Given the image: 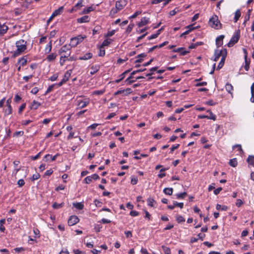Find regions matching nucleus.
<instances>
[{"mask_svg": "<svg viewBox=\"0 0 254 254\" xmlns=\"http://www.w3.org/2000/svg\"><path fill=\"white\" fill-rule=\"evenodd\" d=\"M180 146V144H175V145H173L171 148H170V153H173V151L178 149Z\"/></svg>", "mask_w": 254, "mask_h": 254, "instance_id": "59", "label": "nucleus"}, {"mask_svg": "<svg viewBox=\"0 0 254 254\" xmlns=\"http://www.w3.org/2000/svg\"><path fill=\"white\" fill-rule=\"evenodd\" d=\"M68 80V77H66V75H64V78L59 83H57V88L63 85V84L65 83Z\"/></svg>", "mask_w": 254, "mask_h": 254, "instance_id": "41", "label": "nucleus"}, {"mask_svg": "<svg viewBox=\"0 0 254 254\" xmlns=\"http://www.w3.org/2000/svg\"><path fill=\"white\" fill-rule=\"evenodd\" d=\"M141 13V11H136L133 15H131L129 19H133Z\"/></svg>", "mask_w": 254, "mask_h": 254, "instance_id": "62", "label": "nucleus"}, {"mask_svg": "<svg viewBox=\"0 0 254 254\" xmlns=\"http://www.w3.org/2000/svg\"><path fill=\"white\" fill-rule=\"evenodd\" d=\"M220 57L221 55L219 54V50H215L214 55L213 61L215 62L217 61Z\"/></svg>", "mask_w": 254, "mask_h": 254, "instance_id": "44", "label": "nucleus"}, {"mask_svg": "<svg viewBox=\"0 0 254 254\" xmlns=\"http://www.w3.org/2000/svg\"><path fill=\"white\" fill-rule=\"evenodd\" d=\"M149 22V18L146 17H144L142 18L141 19V21L138 23L137 26L139 27H142V26L146 25Z\"/></svg>", "mask_w": 254, "mask_h": 254, "instance_id": "13", "label": "nucleus"}, {"mask_svg": "<svg viewBox=\"0 0 254 254\" xmlns=\"http://www.w3.org/2000/svg\"><path fill=\"white\" fill-rule=\"evenodd\" d=\"M90 101V100L89 98L80 96V108L87 106L89 104Z\"/></svg>", "mask_w": 254, "mask_h": 254, "instance_id": "9", "label": "nucleus"}, {"mask_svg": "<svg viewBox=\"0 0 254 254\" xmlns=\"http://www.w3.org/2000/svg\"><path fill=\"white\" fill-rule=\"evenodd\" d=\"M112 40L110 39H106L104 40L100 47L101 48H104L105 46H109L111 43Z\"/></svg>", "mask_w": 254, "mask_h": 254, "instance_id": "28", "label": "nucleus"}, {"mask_svg": "<svg viewBox=\"0 0 254 254\" xmlns=\"http://www.w3.org/2000/svg\"><path fill=\"white\" fill-rule=\"evenodd\" d=\"M11 98H9L6 100V108L4 110V113L5 116H8L12 114V109L11 106Z\"/></svg>", "mask_w": 254, "mask_h": 254, "instance_id": "5", "label": "nucleus"}, {"mask_svg": "<svg viewBox=\"0 0 254 254\" xmlns=\"http://www.w3.org/2000/svg\"><path fill=\"white\" fill-rule=\"evenodd\" d=\"M52 41H50L46 46L45 49V53H49L52 50Z\"/></svg>", "mask_w": 254, "mask_h": 254, "instance_id": "34", "label": "nucleus"}, {"mask_svg": "<svg viewBox=\"0 0 254 254\" xmlns=\"http://www.w3.org/2000/svg\"><path fill=\"white\" fill-rule=\"evenodd\" d=\"M90 20V17L88 15H85L80 17V23L87 22Z\"/></svg>", "mask_w": 254, "mask_h": 254, "instance_id": "43", "label": "nucleus"}, {"mask_svg": "<svg viewBox=\"0 0 254 254\" xmlns=\"http://www.w3.org/2000/svg\"><path fill=\"white\" fill-rule=\"evenodd\" d=\"M70 49V45H65L61 47L59 51V53L60 54H62L63 53L70 52L69 51Z\"/></svg>", "mask_w": 254, "mask_h": 254, "instance_id": "16", "label": "nucleus"}, {"mask_svg": "<svg viewBox=\"0 0 254 254\" xmlns=\"http://www.w3.org/2000/svg\"><path fill=\"white\" fill-rule=\"evenodd\" d=\"M168 169L166 168H162L160 171V173L158 175V177L160 178H162L166 176V174L165 173H162L166 170H167Z\"/></svg>", "mask_w": 254, "mask_h": 254, "instance_id": "50", "label": "nucleus"}, {"mask_svg": "<svg viewBox=\"0 0 254 254\" xmlns=\"http://www.w3.org/2000/svg\"><path fill=\"white\" fill-rule=\"evenodd\" d=\"M176 219L178 223H181L185 221V219L181 215L176 216Z\"/></svg>", "mask_w": 254, "mask_h": 254, "instance_id": "46", "label": "nucleus"}, {"mask_svg": "<svg viewBox=\"0 0 254 254\" xmlns=\"http://www.w3.org/2000/svg\"><path fill=\"white\" fill-rule=\"evenodd\" d=\"M146 69L145 68H140V69L133 71L130 73V76L128 77H127L125 80V82L127 83V84L130 85L132 83L134 82L135 81V80H131L130 78H134V77H133L134 75H135L137 73L144 71L146 70Z\"/></svg>", "mask_w": 254, "mask_h": 254, "instance_id": "3", "label": "nucleus"}, {"mask_svg": "<svg viewBox=\"0 0 254 254\" xmlns=\"http://www.w3.org/2000/svg\"><path fill=\"white\" fill-rule=\"evenodd\" d=\"M79 9V0H78L75 5L72 7L71 9L68 10V12L69 13H74Z\"/></svg>", "mask_w": 254, "mask_h": 254, "instance_id": "22", "label": "nucleus"}, {"mask_svg": "<svg viewBox=\"0 0 254 254\" xmlns=\"http://www.w3.org/2000/svg\"><path fill=\"white\" fill-rule=\"evenodd\" d=\"M179 11L178 8H175L174 9L171 10L169 12V14L171 16L175 15Z\"/></svg>", "mask_w": 254, "mask_h": 254, "instance_id": "64", "label": "nucleus"}, {"mask_svg": "<svg viewBox=\"0 0 254 254\" xmlns=\"http://www.w3.org/2000/svg\"><path fill=\"white\" fill-rule=\"evenodd\" d=\"M147 202L148 206L155 207L154 204H156V202L153 198L149 197L147 200Z\"/></svg>", "mask_w": 254, "mask_h": 254, "instance_id": "27", "label": "nucleus"}, {"mask_svg": "<svg viewBox=\"0 0 254 254\" xmlns=\"http://www.w3.org/2000/svg\"><path fill=\"white\" fill-rule=\"evenodd\" d=\"M58 75L57 73H56V74H54L52 76H51L49 78V80H50L52 81H56L58 79Z\"/></svg>", "mask_w": 254, "mask_h": 254, "instance_id": "63", "label": "nucleus"}, {"mask_svg": "<svg viewBox=\"0 0 254 254\" xmlns=\"http://www.w3.org/2000/svg\"><path fill=\"white\" fill-rule=\"evenodd\" d=\"M64 205V202H62L61 203H58L55 202L53 204L52 207L54 209H59V208L63 207Z\"/></svg>", "mask_w": 254, "mask_h": 254, "instance_id": "40", "label": "nucleus"}, {"mask_svg": "<svg viewBox=\"0 0 254 254\" xmlns=\"http://www.w3.org/2000/svg\"><path fill=\"white\" fill-rule=\"evenodd\" d=\"M229 164L233 167H236L238 165V162L236 158L230 159L229 162Z\"/></svg>", "mask_w": 254, "mask_h": 254, "instance_id": "31", "label": "nucleus"}, {"mask_svg": "<svg viewBox=\"0 0 254 254\" xmlns=\"http://www.w3.org/2000/svg\"><path fill=\"white\" fill-rule=\"evenodd\" d=\"M241 16V12L240 10H237L235 13L234 21L235 22H237L238 19Z\"/></svg>", "mask_w": 254, "mask_h": 254, "instance_id": "48", "label": "nucleus"}, {"mask_svg": "<svg viewBox=\"0 0 254 254\" xmlns=\"http://www.w3.org/2000/svg\"><path fill=\"white\" fill-rule=\"evenodd\" d=\"M95 9V6L92 4V5L88 7H85L80 12V14H84L90 13Z\"/></svg>", "mask_w": 254, "mask_h": 254, "instance_id": "10", "label": "nucleus"}, {"mask_svg": "<svg viewBox=\"0 0 254 254\" xmlns=\"http://www.w3.org/2000/svg\"><path fill=\"white\" fill-rule=\"evenodd\" d=\"M57 57V54L56 53H52L50 55H49L47 57V60L49 62H51L53 60H54Z\"/></svg>", "mask_w": 254, "mask_h": 254, "instance_id": "36", "label": "nucleus"}, {"mask_svg": "<svg viewBox=\"0 0 254 254\" xmlns=\"http://www.w3.org/2000/svg\"><path fill=\"white\" fill-rule=\"evenodd\" d=\"M216 208L218 210L226 211L228 209V207L226 205H221L217 204L216 206Z\"/></svg>", "mask_w": 254, "mask_h": 254, "instance_id": "32", "label": "nucleus"}, {"mask_svg": "<svg viewBox=\"0 0 254 254\" xmlns=\"http://www.w3.org/2000/svg\"><path fill=\"white\" fill-rule=\"evenodd\" d=\"M207 112L209 113V114L208 119L212 120L213 121L216 120V116L214 115L210 110H207Z\"/></svg>", "mask_w": 254, "mask_h": 254, "instance_id": "51", "label": "nucleus"}, {"mask_svg": "<svg viewBox=\"0 0 254 254\" xmlns=\"http://www.w3.org/2000/svg\"><path fill=\"white\" fill-rule=\"evenodd\" d=\"M79 36L77 37H72L70 39V44L68 45H70V48L74 47L76 46L78 43H79V39L78 38Z\"/></svg>", "mask_w": 254, "mask_h": 254, "instance_id": "11", "label": "nucleus"}, {"mask_svg": "<svg viewBox=\"0 0 254 254\" xmlns=\"http://www.w3.org/2000/svg\"><path fill=\"white\" fill-rule=\"evenodd\" d=\"M209 24L212 27L216 29H219L221 28V24L218 20V17L216 15H214L209 20Z\"/></svg>", "mask_w": 254, "mask_h": 254, "instance_id": "2", "label": "nucleus"}, {"mask_svg": "<svg viewBox=\"0 0 254 254\" xmlns=\"http://www.w3.org/2000/svg\"><path fill=\"white\" fill-rule=\"evenodd\" d=\"M100 69V65L98 64H96L94 65H92L91 67V71L90 72V74L93 75L95 73H96Z\"/></svg>", "mask_w": 254, "mask_h": 254, "instance_id": "23", "label": "nucleus"}, {"mask_svg": "<svg viewBox=\"0 0 254 254\" xmlns=\"http://www.w3.org/2000/svg\"><path fill=\"white\" fill-rule=\"evenodd\" d=\"M203 44L202 42H196V43L191 44L189 47V48L190 49H192L195 48L199 45H201Z\"/></svg>", "mask_w": 254, "mask_h": 254, "instance_id": "45", "label": "nucleus"}, {"mask_svg": "<svg viewBox=\"0 0 254 254\" xmlns=\"http://www.w3.org/2000/svg\"><path fill=\"white\" fill-rule=\"evenodd\" d=\"M79 221L78 217L75 215H71L68 220V224L69 226H73L77 223Z\"/></svg>", "mask_w": 254, "mask_h": 254, "instance_id": "8", "label": "nucleus"}, {"mask_svg": "<svg viewBox=\"0 0 254 254\" xmlns=\"http://www.w3.org/2000/svg\"><path fill=\"white\" fill-rule=\"evenodd\" d=\"M92 57V54L91 53H86L82 57H80V60H87L90 59Z\"/></svg>", "mask_w": 254, "mask_h": 254, "instance_id": "37", "label": "nucleus"}, {"mask_svg": "<svg viewBox=\"0 0 254 254\" xmlns=\"http://www.w3.org/2000/svg\"><path fill=\"white\" fill-rule=\"evenodd\" d=\"M16 50L12 52V58H15L21 55L27 49V42L23 39L17 41L15 43Z\"/></svg>", "mask_w": 254, "mask_h": 254, "instance_id": "1", "label": "nucleus"}, {"mask_svg": "<svg viewBox=\"0 0 254 254\" xmlns=\"http://www.w3.org/2000/svg\"><path fill=\"white\" fill-rule=\"evenodd\" d=\"M173 204L175 205V207L178 206L180 207L181 209H182L184 207V205L183 202H178L176 201H174Z\"/></svg>", "mask_w": 254, "mask_h": 254, "instance_id": "53", "label": "nucleus"}, {"mask_svg": "<svg viewBox=\"0 0 254 254\" xmlns=\"http://www.w3.org/2000/svg\"><path fill=\"white\" fill-rule=\"evenodd\" d=\"M119 11L120 10L118 9L116 6L115 7H113L110 11L109 16L111 17H114L115 14Z\"/></svg>", "mask_w": 254, "mask_h": 254, "instance_id": "26", "label": "nucleus"}, {"mask_svg": "<svg viewBox=\"0 0 254 254\" xmlns=\"http://www.w3.org/2000/svg\"><path fill=\"white\" fill-rule=\"evenodd\" d=\"M187 29H188L187 30H186L185 32L183 33L181 35L180 37H183L185 35L189 34L190 32H191L192 30L196 29V27H193V25H190L186 27Z\"/></svg>", "mask_w": 254, "mask_h": 254, "instance_id": "14", "label": "nucleus"}, {"mask_svg": "<svg viewBox=\"0 0 254 254\" xmlns=\"http://www.w3.org/2000/svg\"><path fill=\"white\" fill-rule=\"evenodd\" d=\"M130 70H131V69H129L128 70H127L125 71L123 73H122V74H121L119 75L120 78L118 79H116L115 81V82L116 83H120L123 79H124L125 78L126 74L127 73H128L129 72H130Z\"/></svg>", "mask_w": 254, "mask_h": 254, "instance_id": "15", "label": "nucleus"}, {"mask_svg": "<svg viewBox=\"0 0 254 254\" xmlns=\"http://www.w3.org/2000/svg\"><path fill=\"white\" fill-rule=\"evenodd\" d=\"M158 68V66H155L149 69L150 72L146 73L145 76H150L153 74V72L155 71H156Z\"/></svg>", "mask_w": 254, "mask_h": 254, "instance_id": "38", "label": "nucleus"}, {"mask_svg": "<svg viewBox=\"0 0 254 254\" xmlns=\"http://www.w3.org/2000/svg\"><path fill=\"white\" fill-rule=\"evenodd\" d=\"M18 63H19L20 65L22 66H24L25 65H26L27 63V56H23L19 59Z\"/></svg>", "mask_w": 254, "mask_h": 254, "instance_id": "24", "label": "nucleus"}, {"mask_svg": "<svg viewBox=\"0 0 254 254\" xmlns=\"http://www.w3.org/2000/svg\"><path fill=\"white\" fill-rule=\"evenodd\" d=\"M219 54L221 55L222 59H226L227 55V51L226 49H223L221 51H219Z\"/></svg>", "mask_w": 254, "mask_h": 254, "instance_id": "30", "label": "nucleus"}, {"mask_svg": "<svg viewBox=\"0 0 254 254\" xmlns=\"http://www.w3.org/2000/svg\"><path fill=\"white\" fill-rule=\"evenodd\" d=\"M55 86H57V84H52V85H51L49 86L48 87V88H47V90L46 91V92H45V93L44 95H47L48 93H50V92H51V91L53 90V88H54V87Z\"/></svg>", "mask_w": 254, "mask_h": 254, "instance_id": "49", "label": "nucleus"}, {"mask_svg": "<svg viewBox=\"0 0 254 254\" xmlns=\"http://www.w3.org/2000/svg\"><path fill=\"white\" fill-rule=\"evenodd\" d=\"M161 248L165 254H171V251L169 247H166L165 246H162Z\"/></svg>", "mask_w": 254, "mask_h": 254, "instance_id": "42", "label": "nucleus"}, {"mask_svg": "<svg viewBox=\"0 0 254 254\" xmlns=\"http://www.w3.org/2000/svg\"><path fill=\"white\" fill-rule=\"evenodd\" d=\"M173 192V189L172 188H166L163 190V192L167 194L171 195L172 194Z\"/></svg>", "mask_w": 254, "mask_h": 254, "instance_id": "29", "label": "nucleus"}, {"mask_svg": "<svg viewBox=\"0 0 254 254\" xmlns=\"http://www.w3.org/2000/svg\"><path fill=\"white\" fill-rule=\"evenodd\" d=\"M251 97L250 99V101L252 103H254V82L252 84L251 86Z\"/></svg>", "mask_w": 254, "mask_h": 254, "instance_id": "35", "label": "nucleus"}, {"mask_svg": "<svg viewBox=\"0 0 254 254\" xmlns=\"http://www.w3.org/2000/svg\"><path fill=\"white\" fill-rule=\"evenodd\" d=\"M225 59L221 58V61L218 65L217 69L219 70V69H221L223 66L224 63H225Z\"/></svg>", "mask_w": 254, "mask_h": 254, "instance_id": "54", "label": "nucleus"}, {"mask_svg": "<svg viewBox=\"0 0 254 254\" xmlns=\"http://www.w3.org/2000/svg\"><path fill=\"white\" fill-rule=\"evenodd\" d=\"M251 63V59L246 58L245 59V65H244V68L246 71H248L250 69V64Z\"/></svg>", "mask_w": 254, "mask_h": 254, "instance_id": "25", "label": "nucleus"}, {"mask_svg": "<svg viewBox=\"0 0 254 254\" xmlns=\"http://www.w3.org/2000/svg\"><path fill=\"white\" fill-rule=\"evenodd\" d=\"M92 178L91 176L86 177L83 180V182L85 184H90L92 182Z\"/></svg>", "mask_w": 254, "mask_h": 254, "instance_id": "57", "label": "nucleus"}, {"mask_svg": "<svg viewBox=\"0 0 254 254\" xmlns=\"http://www.w3.org/2000/svg\"><path fill=\"white\" fill-rule=\"evenodd\" d=\"M133 27H134L133 24H129L127 28L126 32L127 33H129L132 31Z\"/></svg>", "mask_w": 254, "mask_h": 254, "instance_id": "61", "label": "nucleus"}, {"mask_svg": "<svg viewBox=\"0 0 254 254\" xmlns=\"http://www.w3.org/2000/svg\"><path fill=\"white\" fill-rule=\"evenodd\" d=\"M138 179L136 177L132 176L131 178V184L133 185H136L137 183Z\"/></svg>", "mask_w": 254, "mask_h": 254, "instance_id": "60", "label": "nucleus"}, {"mask_svg": "<svg viewBox=\"0 0 254 254\" xmlns=\"http://www.w3.org/2000/svg\"><path fill=\"white\" fill-rule=\"evenodd\" d=\"M59 156V154H58V153L56 154L55 155H54L53 156L52 155L48 154L46 155L44 157L43 160L45 162H48L50 160H51V161H54L56 160L57 157Z\"/></svg>", "mask_w": 254, "mask_h": 254, "instance_id": "12", "label": "nucleus"}, {"mask_svg": "<svg viewBox=\"0 0 254 254\" xmlns=\"http://www.w3.org/2000/svg\"><path fill=\"white\" fill-rule=\"evenodd\" d=\"M41 104L35 100L33 101L30 107L31 110H37L40 106Z\"/></svg>", "mask_w": 254, "mask_h": 254, "instance_id": "21", "label": "nucleus"}, {"mask_svg": "<svg viewBox=\"0 0 254 254\" xmlns=\"http://www.w3.org/2000/svg\"><path fill=\"white\" fill-rule=\"evenodd\" d=\"M64 9V6L60 7L58 9L53 11V12L52 13L53 16L56 17L58 15H61L63 13Z\"/></svg>", "mask_w": 254, "mask_h": 254, "instance_id": "19", "label": "nucleus"}, {"mask_svg": "<svg viewBox=\"0 0 254 254\" xmlns=\"http://www.w3.org/2000/svg\"><path fill=\"white\" fill-rule=\"evenodd\" d=\"M127 0H118L116 2L115 6L120 11L127 5Z\"/></svg>", "mask_w": 254, "mask_h": 254, "instance_id": "6", "label": "nucleus"}, {"mask_svg": "<svg viewBox=\"0 0 254 254\" xmlns=\"http://www.w3.org/2000/svg\"><path fill=\"white\" fill-rule=\"evenodd\" d=\"M247 161L250 165L254 167V156H249Z\"/></svg>", "mask_w": 254, "mask_h": 254, "instance_id": "39", "label": "nucleus"}, {"mask_svg": "<svg viewBox=\"0 0 254 254\" xmlns=\"http://www.w3.org/2000/svg\"><path fill=\"white\" fill-rule=\"evenodd\" d=\"M31 122H32V121H31L30 120H22L21 122V124L22 126H27L28 125H29Z\"/></svg>", "mask_w": 254, "mask_h": 254, "instance_id": "58", "label": "nucleus"}, {"mask_svg": "<svg viewBox=\"0 0 254 254\" xmlns=\"http://www.w3.org/2000/svg\"><path fill=\"white\" fill-rule=\"evenodd\" d=\"M187 195V193L186 192H184L176 194V196L178 199H184Z\"/></svg>", "mask_w": 254, "mask_h": 254, "instance_id": "47", "label": "nucleus"}, {"mask_svg": "<svg viewBox=\"0 0 254 254\" xmlns=\"http://www.w3.org/2000/svg\"><path fill=\"white\" fill-rule=\"evenodd\" d=\"M226 90L230 94H232V91H233V86L231 84L227 83L225 85Z\"/></svg>", "mask_w": 254, "mask_h": 254, "instance_id": "33", "label": "nucleus"}, {"mask_svg": "<svg viewBox=\"0 0 254 254\" xmlns=\"http://www.w3.org/2000/svg\"><path fill=\"white\" fill-rule=\"evenodd\" d=\"M240 35L239 32H237L236 33H235L232 37L230 40L227 44L228 47H231L233 46L235 44H236L238 42V41L240 39Z\"/></svg>", "mask_w": 254, "mask_h": 254, "instance_id": "4", "label": "nucleus"}, {"mask_svg": "<svg viewBox=\"0 0 254 254\" xmlns=\"http://www.w3.org/2000/svg\"><path fill=\"white\" fill-rule=\"evenodd\" d=\"M8 29V27L6 24V22H2L0 21V36H2L6 34Z\"/></svg>", "mask_w": 254, "mask_h": 254, "instance_id": "7", "label": "nucleus"}, {"mask_svg": "<svg viewBox=\"0 0 254 254\" xmlns=\"http://www.w3.org/2000/svg\"><path fill=\"white\" fill-rule=\"evenodd\" d=\"M146 56H147V54L144 53L138 55L136 57V58L137 59L135 61V63H141L143 61V58L146 57Z\"/></svg>", "mask_w": 254, "mask_h": 254, "instance_id": "18", "label": "nucleus"}, {"mask_svg": "<svg viewBox=\"0 0 254 254\" xmlns=\"http://www.w3.org/2000/svg\"><path fill=\"white\" fill-rule=\"evenodd\" d=\"M184 49L185 48L183 47L179 48L173 50V52H180L182 56H185V55H187L188 53H189V52L188 51L184 50Z\"/></svg>", "mask_w": 254, "mask_h": 254, "instance_id": "20", "label": "nucleus"}, {"mask_svg": "<svg viewBox=\"0 0 254 254\" xmlns=\"http://www.w3.org/2000/svg\"><path fill=\"white\" fill-rule=\"evenodd\" d=\"M105 92V89H102L100 90H96L94 91L93 93V94L94 95H100L103 94Z\"/></svg>", "mask_w": 254, "mask_h": 254, "instance_id": "56", "label": "nucleus"}, {"mask_svg": "<svg viewBox=\"0 0 254 254\" xmlns=\"http://www.w3.org/2000/svg\"><path fill=\"white\" fill-rule=\"evenodd\" d=\"M26 107V103H23L19 108L18 113L19 114H21L24 109Z\"/></svg>", "mask_w": 254, "mask_h": 254, "instance_id": "55", "label": "nucleus"}, {"mask_svg": "<svg viewBox=\"0 0 254 254\" xmlns=\"http://www.w3.org/2000/svg\"><path fill=\"white\" fill-rule=\"evenodd\" d=\"M224 38V36L223 35H220L216 39V45L217 47H221L223 45V40Z\"/></svg>", "mask_w": 254, "mask_h": 254, "instance_id": "17", "label": "nucleus"}, {"mask_svg": "<svg viewBox=\"0 0 254 254\" xmlns=\"http://www.w3.org/2000/svg\"><path fill=\"white\" fill-rule=\"evenodd\" d=\"M73 58H71V57H70L69 58H68V59H64V58H62L61 57V58H60V64L61 65H63L64 64V62L66 61H70V60H72Z\"/></svg>", "mask_w": 254, "mask_h": 254, "instance_id": "52", "label": "nucleus"}]
</instances>
